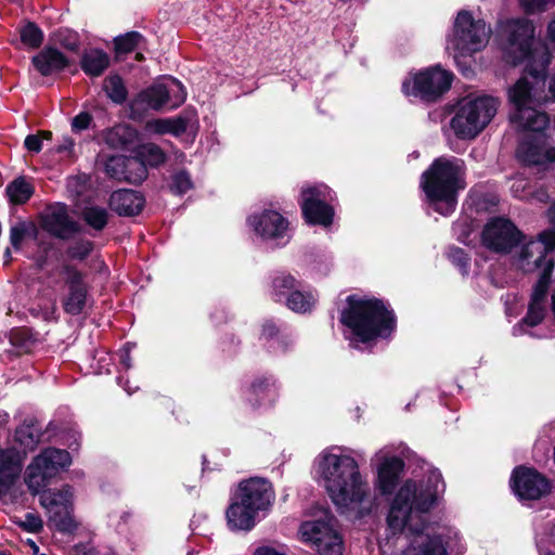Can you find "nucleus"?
I'll return each mask as SVG.
<instances>
[{
    "label": "nucleus",
    "instance_id": "41",
    "mask_svg": "<svg viewBox=\"0 0 555 555\" xmlns=\"http://www.w3.org/2000/svg\"><path fill=\"white\" fill-rule=\"evenodd\" d=\"M552 270L553 263H547L546 268L543 270L539 281L537 282L533 288L531 301L543 304V300L547 292Z\"/></svg>",
    "mask_w": 555,
    "mask_h": 555
},
{
    "label": "nucleus",
    "instance_id": "29",
    "mask_svg": "<svg viewBox=\"0 0 555 555\" xmlns=\"http://www.w3.org/2000/svg\"><path fill=\"white\" fill-rule=\"evenodd\" d=\"M109 65V56L102 50L89 49L81 59V68L89 76H100Z\"/></svg>",
    "mask_w": 555,
    "mask_h": 555
},
{
    "label": "nucleus",
    "instance_id": "54",
    "mask_svg": "<svg viewBox=\"0 0 555 555\" xmlns=\"http://www.w3.org/2000/svg\"><path fill=\"white\" fill-rule=\"evenodd\" d=\"M56 301L51 300L49 306L44 308L42 311V315L44 320H55L56 319Z\"/></svg>",
    "mask_w": 555,
    "mask_h": 555
},
{
    "label": "nucleus",
    "instance_id": "32",
    "mask_svg": "<svg viewBox=\"0 0 555 555\" xmlns=\"http://www.w3.org/2000/svg\"><path fill=\"white\" fill-rule=\"evenodd\" d=\"M34 192L33 186L24 178L15 179L7 188V193L14 204H24Z\"/></svg>",
    "mask_w": 555,
    "mask_h": 555
},
{
    "label": "nucleus",
    "instance_id": "43",
    "mask_svg": "<svg viewBox=\"0 0 555 555\" xmlns=\"http://www.w3.org/2000/svg\"><path fill=\"white\" fill-rule=\"evenodd\" d=\"M21 39L30 48H37L41 44L43 36L35 24L29 23L21 30Z\"/></svg>",
    "mask_w": 555,
    "mask_h": 555
},
{
    "label": "nucleus",
    "instance_id": "20",
    "mask_svg": "<svg viewBox=\"0 0 555 555\" xmlns=\"http://www.w3.org/2000/svg\"><path fill=\"white\" fill-rule=\"evenodd\" d=\"M512 487L521 500H539L550 491L548 481L537 470L526 467L514 470Z\"/></svg>",
    "mask_w": 555,
    "mask_h": 555
},
{
    "label": "nucleus",
    "instance_id": "61",
    "mask_svg": "<svg viewBox=\"0 0 555 555\" xmlns=\"http://www.w3.org/2000/svg\"><path fill=\"white\" fill-rule=\"evenodd\" d=\"M548 91H550L552 98L555 99V74L550 79Z\"/></svg>",
    "mask_w": 555,
    "mask_h": 555
},
{
    "label": "nucleus",
    "instance_id": "52",
    "mask_svg": "<svg viewBox=\"0 0 555 555\" xmlns=\"http://www.w3.org/2000/svg\"><path fill=\"white\" fill-rule=\"evenodd\" d=\"M25 146L28 151L38 153L42 149V139L39 135H27Z\"/></svg>",
    "mask_w": 555,
    "mask_h": 555
},
{
    "label": "nucleus",
    "instance_id": "12",
    "mask_svg": "<svg viewBox=\"0 0 555 555\" xmlns=\"http://www.w3.org/2000/svg\"><path fill=\"white\" fill-rule=\"evenodd\" d=\"M333 520V517L324 513L319 519L304 521L298 530L301 541L315 548L322 539H330L332 542L330 550L321 544L322 552L325 555H343V538L334 528Z\"/></svg>",
    "mask_w": 555,
    "mask_h": 555
},
{
    "label": "nucleus",
    "instance_id": "62",
    "mask_svg": "<svg viewBox=\"0 0 555 555\" xmlns=\"http://www.w3.org/2000/svg\"><path fill=\"white\" fill-rule=\"evenodd\" d=\"M9 414L7 412L0 411V425H3L8 422Z\"/></svg>",
    "mask_w": 555,
    "mask_h": 555
},
{
    "label": "nucleus",
    "instance_id": "7",
    "mask_svg": "<svg viewBox=\"0 0 555 555\" xmlns=\"http://www.w3.org/2000/svg\"><path fill=\"white\" fill-rule=\"evenodd\" d=\"M491 28L482 20H475L467 11L459 12L453 37L449 41L448 50L454 51V59L470 55L482 50L489 42Z\"/></svg>",
    "mask_w": 555,
    "mask_h": 555
},
{
    "label": "nucleus",
    "instance_id": "64",
    "mask_svg": "<svg viewBox=\"0 0 555 555\" xmlns=\"http://www.w3.org/2000/svg\"><path fill=\"white\" fill-rule=\"evenodd\" d=\"M548 62H550V57H548V55H546V57H545V62H544V64H543V69H542V72L545 69V67H546V65L548 64Z\"/></svg>",
    "mask_w": 555,
    "mask_h": 555
},
{
    "label": "nucleus",
    "instance_id": "47",
    "mask_svg": "<svg viewBox=\"0 0 555 555\" xmlns=\"http://www.w3.org/2000/svg\"><path fill=\"white\" fill-rule=\"evenodd\" d=\"M554 3L555 0H520L522 9L529 14L545 11Z\"/></svg>",
    "mask_w": 555,
    "mask_h": 555
},
{
    "label": "nucleus",
    "instance_id": "56",
    "mask_svg": "<svg viewBox=\"0 0 555 555\" xmlns=\"http://www.w3.org/2000/svg\"><path fill=\"white\" fill-rule=\"evenodd\" d=\"M529 198H533L538 202L545 203L550 198L548 193L545 189L541 188L534 193L529 192Z\"/></svg>",
    "mask_w": 555,
    "mask_h": 555
},
{
    "label": "nucleus",
    "instance_id": "8",
    "mask_svg": "<svg viewBox=\"0 0 555 555\" xmlns=\"http://www.w3.org/2000/svg\"><path fill=\"white\" fill-rule=\"evenodd\" d=\"M70 463L72 459L67 451L46 449L27 466L25 483L31 493L38 494L61 469L69 466Z\"/></svg>",
    "mask_w": 555,
    "mask_h": 555
},
{
    "label": "nucleus",
    "instance_id": "5",
    "mask_svg": "<svg viewBox=\"0 0 555 555\" xmlns=\"http://www.w3.org/2000/svg\"><path fill=\"white\" fill-rule=\"evenodd\" d=\"M341 323L362 343L388 337L396 327L392 311L378 299L348 297V308L341 312Z\"/></svg>",
    "mask_w": 555,
    "mask_h": 555
},
{
    "label": "nucleus",
    "instance_id": "30",
    "mask_svg": "<svg viewBox=\"0 0 555 555\" xmlns=\"http://www.w3.org/2000/svg\"><path fill=\"white\" fill-rule=\"evenodd\" d=\"M137 156L134 157L139 162H141L144 167H158L166 162V154L155 143H144L137 147L135 152Z\"/></svg>",
    "mask_w": 555,
    "mask_h": 555
},
{
    "label": "nucleus",
    "instance_id": "48",
    "mask_svg": "<svg viewBox=\"0 0 555 555\" xmlns=\"http://www.w3.org/2000/svg\"><path fill=\"white\" fill-rule=\"evenodd\" d=\"M27 233V225L24 222H18L11 227L10 230V242L11 245L18 249L23 240L25 238Z\"/></svg>",
    "mask_w": 555,
    "mask_h": 555
},
{
    "label": "nucleus",
    "instance_id": "6",
    "mask_svg": "<svg viewBox=\"0 0 555 555\" xmlns=\"http://www.w3.org/2000/svg\"><path fill=\"white\" fill-rule=\"evenodd\" d=\"M499 104L491 95L466 96L457 103L450 126L459 138L473 139L492 120Z\"/></svg>",
    "mask_w": 555,
    "mask_h": 555
},
{
    "label": "nucleus",
    "instance_id": "34",
    "mask_svg": "<svg viewBox=\"0 0 555 555\" xmlns=\"http://www.w3.org/2000/svg\"><path fill=\"white\" fill-rule=\"evenodd\" d=\"M251 393L257 397L258 405L271 404L276 399V389L268 379L254 383Z\"/></svg>",
    "mask_w": 555,
    "mask_h": 555
},
{
    "label": "nucleus",
    "instance_id": "33",
    "mask_svg": "<svg viewBox=\"0 0 555 555\" xmlns=\"http://www.w3.org/2000/svg\"><path fill=\"white\" fill-rule=\"evenodd\" d=\"M315 302V297L311 293L295 291L286 298L287 307L295 312H307Z\"/></svg>",
    "mask_w": 555,
    "mask_h": 555
},
{
    "label": "nucleus",
    "instance_id": "10",
    "mask_svg": "<svg viewBox=\"0 0 555 555\" xmlns=\"http://www.w3.org/2000/svg\"><path fill=\"white\" fill-rule=\"evenodd\" d=\"M452 74L440 68L431 67L411 75L402 83L405 95L418 96L434 101L451 87Z\"/></svg>",
    "mask_w": 555,
    "mask_h": 555
},
{
    "label": "nucleus",
    "instance_id": "60",
    "mask_svg": "<svg viewBox=\"0 0 555 555\" xmlns=\"http://www.w3.org/2000/svg\"><path fill=\"white\" fill-rule=\"evenodd\" d=\"M546 216H547L550 223L555 225V203L548 208Z\"/></svg>",
    "mask_w": 555,
    "mask_h": 555
},
{
    "label": "nucleus",
    "instance_id": "1",
    "mask_svg": "<svg viewBox=\"0 0 555 555\" xmlns=\"http://www.w3.org/2000/svg\"><path fill=\"white\" fill-rule=\"evenodd\" d=\"M443 490L441 474L431 470L426 479L406 480L396 494L387 524L393 534L408 532L406 555L462 554L465 550L455 529L423 519L422 515L437 504Z\"/></svg>",
    "mask_w": 555,
    "mask_h": 555
},
{
    "label": "nucleus",
    "instance_id": "4",
    "mask_svg": "<svg viewBox=\"0 0 555 555\" xmlns=\"http://www.w3.org/2000/svg\"><path fill=\"white\" fill-rule=\"evenodd\" d=\"M464 163L459 158L436 159L423 173L421 186L435 210L451 214L456 205V193L465 188Z\"/></svg>",
    "mask_w": 555,
    "mask_h": 555
},
{
    "label": "nucleus",
    "instance_id": "50",
    "mask_svg": "<svg viewBox=\"0 0 555 555\" xmlns=\"http://www.w3.org/2000/svg\"><path fill=\"white\" fill-rule=\"evenodd\" d=\"M91 122V116L88 113H80L73 118L72 127L76 131L85 130Z\"/></svg>",
    "mask_w": 555,
    "mask_h": 555
},
{
    "label": "nucleus",
    "instance_id": "38",
    "mask_svg": "<svg viewBox=\"0 0 555 555\" xmlns=\"http://www.w3.org/2000/svg\"><path fill=\"white\" fill-rule=\"evenodd\" d=\"M166 89L169 98V108H176L180 106L186 99V92L183 85L177 79L170 78L166 82Z\"/></svg>",
    "mask_w": 555,
    "mask_h": 555
},
{
    "label": "nucleus",
    "instance_id": "35",
    "mask_svg": "<svg viewBox=\"0 0 555 555\" xmlns=\"http://www.w3.org/2000/svg\"><path fill=\"white\" fill-rule=\"evenodd\" d=\"M299 283L291 274L282 273L273 281L276 300L287 298L292 292L298 291Z\"/></svg>",
    "mask_w": 555,
    "mask_h": 555
},
{
    "label": "nucleus",
    "instance_id": "22",
    "mask_svg": "<svg viewBox=\"0 0 555 555\" xmlns=\"http://www.w3.org/2000/svg\"><path fill=\"white\" fill-rule=\"evenodd\" d=\"M42 227L60 238H67L79 231L78 223L69 218L66 206L61 204L48 208L42 218Z\"/></svg>",
    "mask_w": 555,
    "mask_h": 555
},
{
    "label": "nucleus",
    "instance_id": "55",
    "mask_svg": "<svg viewBox=\"0 0 555 555\" xmlns=\"http://www.w3.org/2000/svg\"><path fill=\"white\" fill-rule=\"evenodd\" d=\"M130 350H131V347L130 345L128 344L121 354H120V363L124 365V367L126 370L130 369L131 367V358H130Z\"/></svg>",
    "mask_w": 555,
    "mask_h": 555
},
{
    "label": "nucleus",
    "instance_id": "63",
    "mask_svg": "<svg viewBox=\"0 0 555 555\" xmlns=\"http://www.w3.org/2000/svg\"><path fill=\"white\" fill-rule=\"evenodd\" d=\"M51 135H52V134H51V132H49V131H41V132L39 133V137H40V138L42 137L43 139H47V140L51 139Z\"/></svg>",
    "mask_w": 555,
    "mask_h": 555
},
{
    "label": "nucleus",
    "instance_id": "11",
    "mask_svg": "<svg viewBox=\"0 0 555 555\" xmlns=\"http://www.w3.org/2000/svg\"><path fill=\"white\" fill-rule=\"evenodd\" d=\"M525 235L508 219L494 218L483 228L481 233L482 245L498 254H508L521 244Z\"/></svg>",
    "mask_w": 555,
    "mask_h": 555
},
{
    "label": "nucleus",
    "instance_id": "17",
    "mask_svg": "<svg viewBox=\"0 0 555 555\" xmlns=\"http://www.w3.org/2000/svg\"><path fill=\"white\" fill-rule=\"evenodd\" d=\"M254 232L264 241L285 244L288 241V221L276 210L264 209L248 218Z\"/></svg>",
    "mask_w": 555,
    "mask_h": 555
},
{
    "label": "nucleus",
    "instance_id": "37",
    "mask_svg": "<svg viewBox=\"0 0 555 555\" xmlns=\"http://www.w3.org/2000/svg\"><path fill=\"white\" fill-rule=\"evenodd\" d=\"M83 219L94 230H102L107 223V211L101 207H87L82 212Z\"/></svg>",
    "mask_w": 555,
    "mask_h": 555
},
{
    "label": "nucleus",
    "instance_id": "45",
    "mask_svg": "<svg viewBox=\"0 0 555 555\" xmlns=\"http://www.w3.org/2000/svg\"><path fill=\"white\" fill-rule=\"evenodd\" d=\"M544 311L545 310L543 304L531 301L524 322L530 326L538 325L544 318Z\"/></svg>",
    "mask_w": 555,
    "mask_h": 555
},
{
    "label": "nucleus",
    "instance_id": "53",
    "mask_svg": "<svg viewBox=\"0 0 555 555\" xmlns=\"http://www.w3.org/2000/svg\"><path fill=\"white\" fill-rule=\"evenodd\" d=\"M278 333L275 324L271 321H267L262 325L261 336L266 338H272Z\"/></svg>",
    "mask_w": 555,
    "mask_h": 555
},
{
    "label": "nucleus",
    "instance_id": "31",
    "mask_svg": "<svg viewBox=\"0 0 555 555\" xmlns=\"http://www.w3.org/2000/svg\"><path fill=\"white\" fill-rule=\"evenodd\" d=\"M14 440L23 448L21 453L25 456L28 450L38 444L40 430L34 424L24 423L15 430Z\"/></svg>",
    "mask_w": 555,
    "mask_h": 555
},
{
    "label": "nucleus",
    "instance_id": "23",
    "mask_svg": "<svg viewBox=\"0 0 555 555\" xmlns=\"http://www.w3.org/2000/svg\"><path fill=\"white\" fill-rule=\"evenodd\" d=\"M24 455L14 448L0 447V496L4 495L18 479Z\"/></svg>",
    "mask_w": 555,
    "mask_h": 555
},
{
    "label": "nucleus",
    "instance_id": "21",
    "mask_svg": "<svg viewBox=\"0 0 555 555\" xmlns=\"http://www.w3.org/2000/svg\"><path fill=\"white\" fill-rule=\"evenodd\" d=\"M104 170L111 178L134 184L141 183L147 176V170L141 162L124 155L108 157L104 163Z\"/></svg>",
    "mask_w": 555,
    "mask_h": 555
},
{
    "label": "nucleus",
    "instance_id": "26",
    "mask_svg": "<svg viewBox=\"0 0 555 555\" xmlns=\"http://www.w3.org/2000/svg\"><path fill=\"white\" fill-rule=\"evenodd\" d=\"M144 205L143 196L135 191L118 190L111 195L109 206L120 216L138 215Z\"/></svg>",
    "mask_w": 555,
    "mask_h": 555
},
{
    "label": "nucleus",
    "instance_id": "51",
    "mask_svg": "<svg viewBox=\"0 0 555 555\" xmlns=\"http://www.w3.org/2000/svg\"><path fill=\"white\" fill-rule=\"evenodd\" d=\"M450 257L453 259V261H455L460 267L461 269H463V271H465L468 267V258L467 256L465 255V253L460 249V248H456V249H452L450 251Z\"/></svg>",
    "mask_w": 555,
    "mask_h": 555
},
{
    "label": "nucleus",
    "instance_id": "49",
    "mask_svg": "<svg viewBox=\"0 0 555 555\" xmlns=\"http://www.w3.org/2000/svg\"><path fill=\"white\" fill-rule=\"evenodd\" d=\"M528 182L522 177H516L511 185L513 195L520 199H529Z\"/></svg>",
    "mask_w": 555,
    "mask_h": 555
},
{
    "label": "nucleus",
    "instance_id": "25",
    "mask_svg": "<svg viewBox=\"0 0 555 555\" xmlns=\"http://www.w3.org/2000/svg\"><path fill=\"white\" fill-rule=\"evenodd\" d=\"M169 103L166 83H158L139 93L131 103V111L133 113L147 108L159 111L165 106L169 107Z\"/></svg>",
    "mask_w": 555,
    "mask_h": 555
},
{
    "label": "nucleus",
    "instance_id": "13",
    "mask_svg": "<svg viewBox=\"0 0 555 555\" xmlns=\"http://www.w3.org/2000/svg\"><path fill=\"white\" fill-rule=\"evenodd\" d=\"M521 248L515 259V264L524 272H533L541 268L544 270L547 263L546 255L555 249V230L543 231L538 240L521 243Z\"/></svg>",
    "mask_w": 555,
    "mask_h": 555
},
{
    "label": "nucleus",
    "instance_id": "28",
    "mask_svg": "<svg viewBox=\"0 0 555 555\" xmlns=\"http://www.w3.org/2000/svg\"><path fill=\"white\" fill-rule=\"evenodd\" d=\"M188 120L183 116L170 118H155L147 120L144 125V131L149 134H172L178 137L185 132Z\"/></svg>",
    "mask_w": 555,
    "mask_h": 555
},
{
    "label": "nucleus",
    "instance_id": "27",
    "mask_svg": "<svg viewBox=\"0 0 555 555\" xmlns=\"http://www.w3.org/2000/svg\"><path fill=\"white\" fill-rule=\"evenodd\" d=\"M33 64L41 75L48 76L64 69L68 61L59 50L47 48L33 57Z\"/></svg>",
    "mask_w": 555,
    "mask_h": 555
},
{
    "label": "nucleus",
    "instance_id": "44",
    "mask_svg": "<svg viewBox=\"0 0 555 555\" xmlns=\"http://www.w3.org/2000/svg\"><path fill=\"white\" fill-rule=\"evenodd\" d=\"M15 524L25 531L37 533L42 530L43 521L38 514L27 513L23 519H16Z\"/></svg>",
    "mask_w": 555,
    "mask_h": 555
},
{
    "label": "nucleus",
    "instance_id": "40",
    "mask_svg": "<svg viewBox=\"0 0 555 555\" xmlns=\"http://www.w3.org/2000/svg\"><path fill=\"white\" fill-rule=\"evenodd\" d=\"M131 138V130L126 126H117L111 129L106 134V141L113 147L125 146Z\"/></svg>",
    "mask_w": 555,
    "mask_h": 555
},
{
    "label": "nucleus",
    "instance_id": "14",
    "mask_svg": "<svg viewBox=\"0 0 555 555\" xmlns=\"http://www.w3.org/2000/svg\"><path fill=\"white\" fill-rule=\"evenodd\" d=\"M502 30L508 39L506 56L509 62L517 64L529 56L534 37L532 22L526 18L511 20L502 25Z\"/></svg>",
    "mask_w": 555,
    "mask_h": 555
},
{
    "label": "nucleus",
    "instance_id": "15",
    "mask_svg": "<svg viewBox=\"0 0 555 555\" xmlns=\"http://www.w3.org/2000/svg\"><path fill=\"white\" fill-rule=\"evenodd\" d=\"M60 275L65 288L62 298L63 309L66 313L77 315L82 312L87 305L89 286L83 274L72 266H64Z\"/></svg>",
    "mask_w": 555,
    "mask_h": 555
},
{
    "label": "nucleus",
    "instance_id": "57",
    "mask_svg": "<svg viewBox=\"0 0 555 555\" xmlns=\"http://www.w3.org/2000/svg\"><path fill=\"white\" fill-rule=\"evenodd\" d=\"M255 555H286L285 553L271 547V546H260L255 551Z\"/></svg>",
    "mask_w": 555,
    "mask_h": 555
},
{
    "label": "nucleus",
    "instance_id": "58",
    "mask_svg": "<svg viewBox=\"0 0 555 555\" xmlns=\"http://www.w3.org/2000/svg\"><path fill=\"white\" fill-rule=\"evenodd\" d=\"M74 146V141L70 138H63L62 143L56 147L57 152H70Z\"/></svg>",
    "mask_w": 555,
    "mask_h": 555
},
{
    "label": "nucleus",
    "instance_id": "18",
    "mask_svg": "<svg viewBox=\"0 0 555 555\" xmlns=\"http://www.w3.org/2000/svg\"><path fill=\"white\" fill-rule=\"evenodd\" d=\"M235 496L259 514H266L274 502L275 493L267 479L254 477L240 482Z\"/></svg>",
    "mask_w": 555,
    "mask_h": 555
},
{
    "label": "nucleus",
    "instance_id": "16",
    "mask_svg": "<svg viewBox=\"0 0 555 555\" xmlns=\"http://www.w3.org/2000/svg\"><path fill=\"white\" fill-rule=\"evenodd\" d=\"M330 195V189L322 184L302 189L301 208L308 222L324 227L332 223L334 211L326 204V201L331 198Z\"/></svg>",
    "mask_w": 555,
    "mask_h": 555
},
{
    "label": "nucleus",
    "instance_id": "46",
    "mask_svg": "<svg viewBox=\"0 0 555 555\" xmlns=\"http://www.w3.org/2000/svg\"><path fill=\"white\" fill-rule=\"evenodd\" d=\"M93 244L90 241L76 242L67 249V256L72 259L82 260L92 250Z\"/></svg>",
    "mask_w": 555,
    "mask_h": 555
},
{
    "label": "nucleus",
    "instance_id": "24",
    "mask_svg": "<svg viewBox=\"0 0 555 555\" xmlns=\"http://www.w3.org/2000/svg\"><path fill=\"white\" fill-rule=\"evenodd\" d=\"M228 526L233 531H249L251 530L260 514L251 506L247 505L234 495L232 503L227 509Z\"/></svg>",
    "mask_w": 555,
    "mask_h": 555
},
{
    "label": "nucleus",
    "instance_id": "2",
    "mask_svg": "<svg viewBox=\"0 0 555 555\" xmlns=\"http://www.w3.org/2000/svg\"><path fill=\"white\" fill-rule=\"evenodd\" d=\"M314 470L332 502L343 513L363 516L373 509L371 487L353 456L337 447L325 449L315 457Z\"/></svg>",
    "mask_w": 555,
    "mask_h": 555
},
{
    "label": "nucleus",
    "instance_id": "3",
    "mask_svg": "<svg viewBox=\"0 0 555 555\" xmlns=\"http://www.w3.org/2000/svg\"><path fill=\"white\" fill-rule=\"evenodd\" d=\"M543 73L520 78L509 90L508 99L514 106L511 121L520 129L531 131L520 142L517 158L526 165H540L555 160V149L547 150L542 131L548 125V117L535 106L543 100Z\"/></svg>",
    "mask_w": 555,
    "mask_h": 555
},
{
    "label": "nucleus",
    "instance_id": "19",
    "mask_svg": "<svg viewBox=\"0 0 555 555\" xmlns=\"http://www.w3.org/2000/svg\"><path fill=\"white\" fill-rule=\"evenodd\" d=\"M372 462L377 463L375 487L382 494L392 493L404 467L403 461L384 448L374 454Z\"/></svg>",
    "mask_w": 555,
    "mask_h": 555
},
{
    "label": "nucleus",
    "instance_id": "9",
    "mask_svg": "<svg viewBox=\"0 0 555 555\" xmlns=\"http://www.w3.org/2000/svg\"><path fill=\"white\" fill-rule=\"evenodd\" d=\"M74 493L69 486L62 489H49L39 496L40 505L46 509L48 521L59 531L70 532L77 524L73 516Z\"/></svg>",
    "mask_w": 555,
    "mask_h": 555
},
{
    "label": "nucleus",
    "instance_id": "42",
    "mask_svg": "<svg viewBox=\"0 0 555 555\" xmlns=\"http://www.w3.org/2000/svg\"><path fill=\"white\" fill-rule=\"evenodd\" d=\"M193 181L185 170L172 175L170 189L176 194H184L193 189Z\"/></svg>",
    "mask_w": 555,
    "mask_h": 555
},
{
    "label": "nucleus",
    "instance_id": "59",
    "mask_svg": "<svg viewBox=\"0 0 555 555\" xmlns=\"http://www.w3.org/2000/svg\"><path fill=\"white\" fill-rule=\"evenodd\" d=\"M547 36L555 42V16L551 20L547 26Z\"/></svg>",
    "mask_w": 555,
    "mask_h": 555
},
{
    "label": "nucleus",
    "instance_id": "39",
    "mask_svg": "<svg viewBox=\"0 0 555 555\" xmlns=\"http://www.w3.org/2000/svg\"><path fill=\"white\" fill-rule=\"evenodd\" d=\"M141 40L142 36L139 33H128L115 39V50L117 53H129L139 46Z\"/></svg>",
    "mask_w": 555,
    "mask_h": 555
},
{
    "label": "nucleus",
    "instance_id": "36",
    "mask_svg": "<svg viewBox=\"0 0 555 555\" xmlns=\"http://www.w3.org/2000/svg\"><path fill=\"white\" fill-rule=\"evenodd\" d=\"M104 90L108 98L115 103H121L126 100V88L118 76H109L104 80Z\"/></svg>",
    "mask_w": 555,
    "mask_h": 555
}]
</instances>
